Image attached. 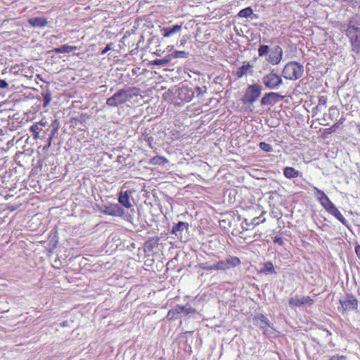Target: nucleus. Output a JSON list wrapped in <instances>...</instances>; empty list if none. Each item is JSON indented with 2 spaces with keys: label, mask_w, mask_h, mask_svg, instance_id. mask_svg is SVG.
<instances>
[{
  "label": "nucleus",
  "mask_w": 360,
  "mask_h": 360,
  "mask_svg": "<svg viewBox=\"0 0 360 360\" xmlns=\"http://www.w3.org/2000/svg\"><path fill=\"white\" fill-rule=\"evenodd\" d=\"M319 201L323 207L328 212V210L332 207L334 204L330 200L328 197H326L324 199L319 198Z\"/></svg>",
  "instance_id": "28"
},
{
  "label": "nucleus",
  "mask_w": 360,
  "mask_h": 360,
  "mask_svg": "<svg viewBox=\"0 0 360 360\" xmlns=\"http://www.w3.org/2000/svg\"><path fill=\"white\" fill-rule=\"evenodd\" d=\"M153 165H164L168 163V160L162 156H155L153 157L150 162Z\"/></svg>",
  "instance_id": "23"
},
{
  "label": "nucleus",
  "mask_w": 360,
  "mask_h": 360,
  "mask_svg": "<svg viewBox=\"0 0 360 360\" xmlns=\"http://www.w3.org/2000/svg\"><path fill=\"white\" fill-rule=\"evenodd\" d=\"M159 241V238H150L146 243V247L148 248L149 250H151L154 246L158 245Z\"/></svg>",
  "instance_id": "30"
},
{
  "label": "nucleus",
  "mask_w": 360,
  "mask_h": 360,
  "mask_svg": "<svg viewBox=\"0 0 360 360\" xmlns=\"http://www.w3.org/2000/svg\"><path fill=\"white\" fill-rule=\"evenodd\" d=\"M135 89V88L119 89L112 96L107 99L106 105L109 107L115 108L124 104L133 97L134 95L133 91Z\"/></svg>",
  "instance_id": "1"
},
{
  "label": "nucleus",
  "mask_w": 360,
  "mask_h": 360,
  "mask_svg": "<svg viewBox=\"0 0 360 360\" xmlns=\"http://www.w3.org/2000/svg\"><path fill=\"white\" fill-rule=\"evenodd\" d=\"M304 67L296 61L288 63L283 69L282 76L289 80H297L303 75Z\"/></svg>",
  "instance_id": "2"
},
{
  "label": "nucleus",
  "mask_w": 360,
  "mask_h": 360,
  "mask_svg": "<svg viewBox=\"0 0 360 360\" xmlns=\"http://www.w3.org/2000/svg\"><path fill=\"white\" fill-rule=\"evenodd\" d=\"M319 201L323 207L328 212V210L332 207L334 204L330 200L328 197H326L324 199L319 198Z\"/></svg>",
  "instance_id": "27"
},
{
  "label": "nucleus",
  "mask_w": 360,
  "mask_h": 360,
  "mask_svg": "<svg viewBox=\"0 0 360 360\" xmlns=\"http://www.w3.org/2000/svg\"><path fill=\"white\" fill-rule=\"evenodd\" d=\"M181 30V25H175L172 27H167L165 28L163 31V37H169L172 34L179 32Z\"/></svg>",
  "instance_id": "21"
},
{
  "label": "nucleus",
  "mask_w": 360,
  "mask_h": 360,
  "mask_svg": "<svg viewBox=\"0 0 360 360\" xmlns=\"http://www.w3.org/2000/svg\"><path fill=\"white\" fill-rule=\"evenodd\" d=\"M47 122L44 120H41L39 122H37L32 125L30 128V130H37L39 133H42L46 136V131H49V128H46Z\"/></svg>",
  "instance_id": "14"
},
{
  "label": "nucleus",
  "mask_w": 360,
  "mask_h": 360,
  "mask_svg": "<svg viewBox=\"0 0 360 360\" xmlns=\"http://www.w3.org/2000/svg\"><path fill=\"white\" fill-rule=\"evenodd\" d=\"M188 224L184 221H179L176 224H175L172 229L171 233L172 234L177 235L178 232H182L185 229H188Z\"/></svg>",
  "instance_id": "20"
},
{
  "label": "nucleus",
  "mask_w": 360,
  "mask_h": 360,
  "mask_svg": "<svg viewBox=\"0 0 360 360\" xmlns=\"http://www.w3.org/2000/svg\"><path fill=\"white\" fill-rule=\"evenodd\" d=\"M352 57H353V58H354V60H356V57H355V56H354V55H352Z\"/></svg>",
  "instance_id": "50"
},
{
  "label": "nucleus",
  "mask_w": 360,
  "mask_h": 360,
  "mask_svg": "<svg viewBox=\"0 0 360 360\" xmlns=\"http://www.w3.org/2000/svg\"><path fill=\"white\" fill-rule=\"evenodd\" d=\"M252 68L249 63L246 65H242L236 72V76L238 78H241L244 75H245L249 70Z\"/></svg>",
  "instance_id": "25"
},
{
  "label": "nucleus",
  "mask_w": 360,
  "mask_h": 360,
  "mask_svg": "<svg viewBox=\"0 0 360 360\" xmlns=\"http://www.w3.org/2000/svg\"><path fill=\"white\" fill-rule=\"evenodd\" d=\"M60 127V122L58 120H54L52 123L49 126V129L58 130Z\"/></svg>",
  "instance_id": "39"
},
{
  "label": "nucleus",
  "mask_w": 360,
  "mask_h": 360,
  "mask_svg": "<svg viewBox=\"0 0 360 360\" xmlns=\"http://www.w3.org/2000/svg\"><path fill=\"white\" fill-rule=\"evenodd\" d=\"M343 311H351L357 309L358 301L352 295H347L340 300Z\"/></svg>",
  "instance_id": "7"
},
{
  "label": "nucleus",
  "mask_w": 360,
  "mask_h": 360,
  "mask_svg": "<svg viewBox=\"0 0 360 360\" xmlns=\"http://www.w3.org/2000/svg\"><path fill=\"white\" fill-rule=\"evenodd\" d=\"M172 56L174 58H186L188 56V53L184 51H177L169 55L168 57Z\"/></svg>",
  "instance_id": "31"
},
{
  "label": "nucleus",
  "mask_w": 360,
  "mask_h": 360,
  "mask_svg": "<svg viewBox=\"0 0 360 360\" xmlns=\"http://www.w3.org/2000/svg\"><path fill=\"white\" fill-rule=\"evenodd\" d=\"M328 212L333 216H334L336 219H338L342 224H344L346 226H348L347 221L342 216V214L340 213L338 209L335 206V205L332 207H330V209L328 210Z\"/></svg>",
  "instance_id": "15"
},
{
  "label": "nucleus",
  "mask_w": 360,
  "mask_h": 360,
  "mask_svg": "<svg viewBox=\"0 0 360 360\" xmlns=\"http://www.w3.org/2000/svg\"><path fill=\"white\" fill-rule=\"evenodd\" d=\"M8 86V83L3 79H0V88L5 89Z\"/></svg>",
  "instance_id": "45"
},
{
  "label": "nucleus",
  "mask_w": 360,
  "mask_h": 360,
  "mask_svg": "<svg viewBox=\"0 0 360 360\" xmlns=\"http://www.w3.org/2000/svg\"><path fill=\"white\" fill-rule=\"evenodd\" d=\"M100 211L105 214L113 217H122L124 214V209L118 204L103 205Z\"/></svg>",
  "instance_id": "6"
},
{
  "label": "nucleus",
  "mask_w": 360,
  "mask_h": 360,
  "mask_svg": "<svg viewBox=\"0 0 360 360\" xmlns=\"http://www.w3.org/2000/svg\"><path fill=\"white\" fill-rule=\"evenodd\" d=\"M346 34L349 39L352 52L358 55L360 53V27L351 22L346 30Z\"/></svg>",
  "instance_id": "3"
},
{
  "label": "nucleus",
  "mask_w": 360,
  "mask_h": 360,
  "mask_svg": "<svg viewBox=\"0 0 360 360\" xmlns=\"http://www.w3.org/2000/svg\"><path fill=\"white\" fill-rule=\"evenodd\" d=\"M262 87L261 85L255 84L249 85L243 96L241 101L244 104H252L261 95Z\"/></svg>",
  "instance_id": "4"
},
{
  "label": "nucleus",
  "mask_w": 360,
  "mask_h": 360,
  "mask_svg": "<svg viewBox=\"0 0 360 360\" xmlns=\"http://www.w3.org/2000/svg\"><path fill=\"white\" fill-rule=\"evenodd\" d=\"M78 47L75 46H70L68 44H64L60 47L56 48L54 49V51L57 53H70L73 51L77 50Z\"/></svg>",
  "instance_id": "19"
},
{
  "label": "nucleus",
  "mask_w": 360,
  "mask_h": 360,
  "mask_svg": "<svg viewBox=\"0 0 360 360\" xmlns=\"http://www.w3.org/2000/svg\"><path fill=\"white\" fill-rule=\"evenodd\" d=\"M179 312L177 311V309H176V306L170 309L169 311H168V314H167V318L169 319H176L179 318Z\"/></svg>",
  "instance_id": "33"
},
{
  "label": "nucleus",
  "mask_w": 360,
  "mask_h": 360,
  "mask_svg": "<svg viewBox=\"0 0 360 360\" xmlns=\"http://www.w3.org/2000/svg\"><path fill=\"white\" fill-rule=\"evenodd\" d=\"M52 140L53 139H50L49 137L48 138L47 144L46 146H44V150H48L50 148V146L51 145Z\"/></svg>",
  "instance_id": "46"
},
{
  "label": "nucleus",
  "mask_w": 360,
  "mask_h": 360,
  "mask_svg": "<svg viewBox=\"0 0 360 360\" xmlns=\"http://www.w3.org/2000/svg\"><path fill=\"white\" fill-rule=\"evenodd\" d=\"M358 130H359V132L360 133V125L358 126Z\"/></svg>",
  "instance_id": "51"
},
{
  "label": "nucleus",
  "mask_w": 360,
  "mask_h": 360,
  "mask_svg": "<svg viewBox=\"0 0 360 360\" xmlns=\"http://www.w3.org/2000/svg\"><path fill=\"white\" fill-rule=\"evenodd\" d=\"M43 101H44V106H47L50 104L52 99V94L50 90H46L41 93Z\"/></svg>",
  "instance_id": "26"
},
{
  "label": "nucleus",
  "mask_w": 360,
  "mask_h": 360,
  "mask_svg": "<svg viewBox=\"0 0 360 360\" xmlns=\"http://www.w3.org/2000/svg\"><path fill=\"white\" fill-rule=\"evenodd\" d=\"M314 300L312 298H311L309 296H306V297H298V296H295V297H292L291 298H290L289 300V306L291 307V308H294L295 307H302V306H304V305H308V306H311L314 304Z\"/></svg>",
  "instance_id": "8"
},
{
  "label": "nucleus",
  "mask_w": 360,
  "mask_h": 360,
  "mask_svg": "<svg viewBox=\"0 0 360 360\" xmlns=\"http://www.w3.org/2000/svg\"><path fill=\"white\" fill-rule=\"evenodd\" d=\"M176 309L179 314H184L185 315H188L189 314H194L196 312V310L189 304H186L185 306L176 305Z\"/></svg>",
  "instance_id": "18"
},
{
  "label": "nucleus",
  "mask_w": 360,
  "mask_h": 360,
  "mask_svg": "<svg viewBox=\"0 0 360 360\" xmlns=\"http://www.w3.org/2000/svg\"><path fill=\"white\" fill-rule=\"evenodd\" d=\"M65 323H66V321L63 322V326H65Z\"/></svg>",
  "instance_id": "52"
},
{
  "label": "nucleus",
  "mask_w": 360,
  "mask_h": 360,
  "mask_svg": "<svg viewBox=\"0 0 360 360\" xmlns=\"http://www.w3.org/2000/svg\"><path fill=\"white\" fill-rule=\"evenodd\" d=\"M217 270H227L228 266H226V261L221 260L215 263Z\"/></svg>",
  "instance_id": "35"
},
{
  "label": "nucleus",
  "mask_w": 360,
  "mask_h": 360,
  "mask_svg": "<svg viewBox=\"0 0 360 360\" xmlns=\"http://www.w3.org/2000/svg\"><path fill=\"white\" fill-rule=\"evenodd\" d=\"M259 272L265 274H276L274 266L271 262L264 263L263 268L259 271Z\"/></svg>",
  "instance_id": "22"
},
{
  "label": "nucleus",
  "mask_w": 360,
  "mask_h": 360,
  "mask_svg": "<svg viewBox=\"0 0 360 360\" xmlns=\"http://www.w3.org/2000/svg\"><path fill=\"white\" fill-rule=\"evenodd\" d=\"M194 96V91L188 86H182L178 89V98L185 103L190 102Z\"/></svg>",
  "instance_id": "9"
},
{
  "label": "nucleus",
  "mask_w": 360,
  "mask_h": 360,
  "mask_svg": "<svg viewBox=\"0 0 360 360\" xmlns=\"http://www.w3.org/2000/svg\"><path fill=\"white\" fill-rule=\"evenodd\" d=\"M274 243H278L280 245L283 244V239L281 237H275L274 238Z\"/></svg>",
  "instance_id": "49"
},
{
  "label": "nucleus",
  "mask_w": 360,
  "mask_h": 360,
  "mask_svg": "<svg viewBox=\"0 0 360 360\" xmlns=\"http://www.w3.org/2000/svg\"><path fill=\"white\" fill-rule=\"evenodd\" d=\"M259 148L265 152H271L273 150L271 146L265 142L259 143Z\"/></svg>",
  "instance_id": "36"
},
{
  "label": "nucleus",
  "mask_w": 360,
  "mask_h": 360,
  "mask_svg": "<svg viewBox=\"0 0 360 360\" xmlns=\"http://www.w3.org/2000/svg\"><path fill=\"white\" fill-rule=\"evenodd\" d=\"M329 360H346V357L345 356H333Z\"/></svg>",
  "instance_id": "44"
},
{
  "label": "nucleus",
  "mask_w": 360,
  "mask_h": 360,
  "mask_svg": "<svg viewBox=\"0 0 360 360\" xmlns=\"http://www.w3.org/2000/svg\"><path fill=\"white\" fill-rule=\"evenodd\" d=\"M252 14V9L250 7H247L242 9L238 13V16L240 18H248Z\"/></svg>",
  "instance_id": "29"
},
{
  "label": "nucleus",
  "mask_w": 360,
  "mask_h": 360,
  "mask_svg": "<svg viewBox=\"0 0 360 360\" xmlns=\"http://www.w3.org/2000/svg\"><path fill=\"white\" fill-rule=\"evenodd\" d=\"M170 61V59H158L154 61L155 65H165Z\"/></svg>",
  "instance_id": "40"
},
{
  "label": "nucleus",
  "mask_w": 360,
  "mask_h": 360,
  "mask_svg": "<svg viewBox=\"0 0 360 360\" xmlns=\"http://www.w3.org/2000/svg\"><path fill=\"white\" fill-rule=\"evenodd\" d=\"M203 89L200 87V86H196L195 88V90L197 93V97H202L205 94V93L206 92V90H207V88L206 86H203Z\"/></svg>",
  "instance_id": "38"
},
{
  "label": "nucleus",
  "mask_w": 360,
  "mask_h": 360,
  "mask_svg": "<svg viewBox=\"0 0 360 360\" xmlns=\"http://www.w3.org/2000/svg\"><path fill=\"white\" fill-rule=\"evenodd\" d=\"M327 99L324 96H321L319 99V105H326Z\"/></svg>",
  "instance_id": "43"
},
{
  "label": "nucleus",
  "mask_w": 360,
  "mask_h": 360,
  "mask_svg": "<svg viewBox=\"0 0 360 360\" xmlns=\"http://www.w3.org/2000/svg\"><path fill=\"white\" fill-rule=\"evenodd\" d=\"M262 82L267 89H276L283 84V79L278 75L271 72L262 77Z\"/></svg>",
  "instance_id": "5"
},
{
  "label": "nucleus",
  "mask_w": 360,
  "mask_h": 360,
  "mask_svg": "<svg viewBox=\"0 0 360 360\" xmlns=\"http://www.w3.org/2000/svg\"><path fill=\"white\" fill-rule=\"evenodd\" d=\"M283 98V96L278 93L269 92L264 95L261 100V104L263 105H273Z\"/></svg>",
  "instance_id": "10"
},
{
  "label": "nucleus",
  "mask_w": 360,
  "mask_h": 360,
  "mask_svg": "<svg viewBox=\"0 0 360 360\" xmlns=\"http://www.w3.org/2000/svg\"><path fill=\"white\" fill-rule=\"evenodd\" d=\"M283 174L286 178L292 179L300 176V172L292 167H286L283 169Z\"/></svg>",
  "instance_id": "17"
},
{
  "label": "nucleus",
  "mask_w": 360,
  "mask_h": 360,
  "mask_svg": "<svg viewBox=\"0 0 360 360\" xmlns=\"http://www.w3.org/2000/svg\"><path fill=\"white\" fill-rule=\"evenodd\" d=\"M199 266L201 269L207 270V271L217 270L215 263H214L212 264H210L209 262L200 263L199 264Z\"/></svg>",
  "instance_id": "32"
},
{
  "label": "nucleus",
  "mask_w": 360,
  "mask_h": 360,
  "mask_svg": "<svg viewBox=\"0 0 360 360\" xmlns=\"http://www.w3.org/2000/svg\"><path fill=\"white\" fill-rule=\"evenodd\" d=\"M269 52V46L267 45H261L258 49L259 56L266 55Z\"/></svg>",
  "instance_id": "34"
},
{
  "label": "nucleus",
  "mask_w": 360,
  "mask_h": 360,
  "mask_svg": "<svg viewBox=\"0 0 360 360\" xmlns=\"http://www.w3.org/2000/svg\"><path fill=\"white\" fill-rule=\"evenodd\" d=\"M112 48V43H110V44H108L105 46V48L101 51V54L102 55H104L108 51L111 50Z\"/></svg>",
  "instance_id": "42"
},
{
  "label": "nucleus",
  "mask_w": 360,
  "mask_h": 360,
  "mask_svg": "<svg viewBox=\"0 0 360 360\" xmlns=\"http://www.w3.org/2000/svg\"><path fill=\"white\" fill-rule=\"evenodd\" d=\"M50 130H51V133L49 135V137L50 138V139H53V137L55 136L56 134L58 132V130H54V129H50Z\"/></svg>",
  "instance_id": "47"
},
{
  "label": "nucleus",
  "mask_w": 360,
  "mask_h": 360,
  "mask_svg": "<svg viewBox=\"0 0 360 360\" xmlns=\"http://www.w3.org/2000/svg\"><path fill=\"white\" fill-rule=\"evenodd\" d=\"M131 195V191H126L124 192L121 191L119 194L118 201L126 208H130L131 204L129 202V198Z\"/></svg>",
  "instance_id": "12"
},
{
  "label": "nucleus",
  "mask_w": 360,
  "mask_h": 360,
  "mask_svg": "<svg viewBox=\"0 0 360 360\" xmlns=\"http://www.w3.org/2000/svg\"><path fill=\"white\" fill-rule=\"evenodd\" d=\"M283 50L281 46H276L269 56L268 61L272 65L278 64L282 60Z\"/></svg>",
  "instance_id": "11"
},
{
  "label": "nucleus",
  "mask_w": 360,
  "mask_h": 360,
  "mask_svg": "<svg viewBox=\"0 0 360 360\" xmlns=\"http://www.w3.org/2000/svg\"><path fill=\"white\" fill-rule=\"evenodd\" d=\"M355 252L356 254V256L359 257V259H360V245H357L356 247H355Z\"/></svg>",
  "instance_id": "48"
},
{
  "label": "nucleus",
  "mask_w": 360,
  "mask_h": 360,
  "mask_svg": "<svg viewBox=\"0 0 360 360\" xmlns=\"http://www.w3.org/2000/svg\"><path fill=\"white\" fill-rule=\"evenodd\" d=\"M32 134V136L34 139H45L46 136L44 134H41L37 130H30Z\"/></svg>",
  "instance_id": "37"
},
{
  "label": "nucleus",
  "mask_w": 360,
  "mask_h": 360,
  "mask_svg": "<svg viewBox=\"0 0 360 360\" xmlns=\"http://www.w3.org/2000/svg\"><path fill=\"white\" fill-rule=\"evenodd\" d=\"M28 22L31 25L36 27H43L47 25V20L42 17L30 18Z\"/></svg>",
  "instance_id": "16"
},
{
  "label": "nucleus",
  "mask_w": 360,
  "mask_h": 360,
  "mask_svg": "<svg viewBox=\"0 0 360 360\" xmlns=\"http://www.w3.org/2000/svg\"><path fill=\"white\" fill-rule=\"evenodd\" d=\"M228 269L231 267H235L240 264V259L236 257H230L225 259Z\"/></svg>",
  "instance_id": "24"
},
{
  "label": "nucleus",
  "mask_w": 360,
  "mask_h": 360,
  "mask_svg": "<svg viewBox=\"0 0 360 360\" xmlns=\"http://www.w3.org/2000/svg\"><path fill=\"white\" fill-rule=\"evenodd\" d=\"M253 320L255 324L262 330H266L270 326L268 319L263 314L255 316Z\"/></svg>",
  "instance_id": "13"
},
{
  "label": "nucleus",
  "mask_w": 360,
  "mask_h": 360,
  "mask_svg": "<svg viewBox=\"0 0 360 360\" xmlns=\"http://www.w3.org/2000/svg\"><path fill=\"white\" fill-rule=\"evenodd\" d=\"M314 189L316 190V193H317V195H318V198H323L324 199L326 197H328L323 191L321 190H319L317 188H314Z\"/></svg>",
  "instance_id": "41"
}]
</instances>
